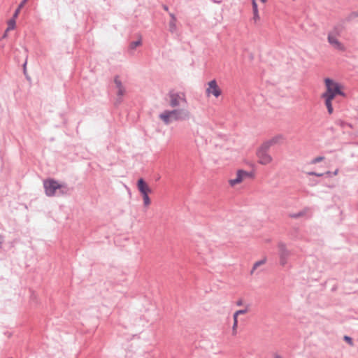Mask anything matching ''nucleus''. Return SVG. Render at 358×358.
Returning a JSON list of instances; mask_svg holds the SVG:
<instances>
[{
  "mask_svg": "<svg viewBox=\"0 0 358 358\" xmlns=\"http://www.w3.org/2000/svg\"><path fill=\"white\" fill-rule=\"evenodd\" d=\"M326 90L322 94V96H328L335 99L336 96L345 97V93L343 92V86L330 78H325L324 80Z\"/></svg>",
  "mask_w": 358,
  "mask_h": 358,
  "instance_id": "obj_1",
  "label": "nucleus"
},
{
  "mask_svg": "<svg viewBox=\"0 0 358 358\" xmlns=\"http://www.w3.org/2000/svg\"><path fill=\"white\" fill-rule=\"evenodd\" d=\"M59 182L53 178H49L43 181V187L45 193L48 196H53L56 194V191L59 189Z\"/></svg>",
  "mask_w": 358,
  "mask_h": 358,
  "instance_id": "obj_2",
  "label": "nucleus"
},
{
  "mask_svg": "<svg viewBox=\"0 0 358 358\" xmlns=\"http://www.w3.org/2000/svg\"><path fill=\"white\" fill-rule=\"evenodd\" d=\"M254 176L255 173L253 171H247L243 169H239L237 171L236 177L234 179H231L229 180V184L231 186H234L235 185L241 183L245 178H252Z\"/></svg>",
  "mask_w": 358,
  "mask_h": 358,
  "instance_id": "obj_3",
  "label": "nucleus"
},
{
  "mask_svg": "<svg viewBox=\"0 0 358 358\" xmlns=\"http://www.w3.org/2000/svg\"><path fill=\"white\" fill-rule=\"evenodd\" d=\"M278 255L280 258V264L281 266H284L287 264L291 252L289 250H287L286 245L282 242L278 243Z\"/></svg>",
  "mask_w": 358,
  "mask_h": 358,
  "instance_id": "obj_4",
  "label": "nucleus"
},
{
  "mask_svg": "<svg viewBox=\"0 0 358 358\" xmlns=\"http://www.w3.org/2000/svg\"><path fill=\"white\" fill-rule=\"evenodd\" d=\"M114 83L115 85L116 88L117 89V100H116V104H120L122 101V96L124 95L126 92L125 87L123 86L122 81L120 80L119 76H115L114 77Z\"/></svg>",
  "mask_w": 358,
  "mask_h": 358,
  "instance_id": "obj_5",
  "label": "nucleus"
},
{
  "mask_svg": "<svg viewBox=\"0 0 358 358\" xmlns=\"http://www.w3.org/2000/svg\"><path fill=\"white\" fill-rule=\"evenodd\" d=\"M208 87L206 89V93L208 94H212L216 98L221 95L222 91L215 79L208 82Z\"/></svg>",
  "mask_w": 358,
  "mask_h": 358,
  "instance_id": "obj_6",
  "label": "nucleus"
},
{
  "mask_svg": "<svg viewBox=\"0 0 358 358\" xmlns=\"http://www.w3.org/2000/svg\"><path fill=\"white\" fill-rule=\"evenodd\" d=\"M136 185L138 190L141 195L149 194L152 192L151 188L148 186V183L143 178L138 179Z\"/></svg>",
  "mask_w": 358,
  "mask_h": 358,
  "instance_id": "obj_7",
  "label": "nucleus"
},
{
  "mask_svg": "<svg viewBox=\"0 0 358 358\" xmlns=\"http://www.w3.org/2000/svg\"><path fill=\"white\" fill-rule=\"evenodd\" d=\"M168 95L170 99L169 104L173 108L178 106L180 100L185 101V99L182 98L180 95L174 90L169 91Z\"/></svg>",
  "mask_w": 358,
  "mask_h": 358,
  "instance_id": "obj_8",
  "label": "nucleus"
},
{
  "mask_svg": "<svg viewBox=\"0 0 358 358\" xmlns=\"http://www.w3.org/2000/svg\"><path fill=\"white\" fill-rule=\"evenodd\" d=\"M171 111H175V113H171L173 120H179L186 119L189 113L186 110L184 109H174Z\"/></svg>",
  "mask_w": 358,
  "mask_h": 358,
  "instance_id": "obj_9",
  "label": "nucleus"
},
{
  "mask_svg": "<svg viewBox=\"0 0 358 358\" xmlns=\"http://www.w3.org/2000/svg\"><path fill=\"white\" fill-rule=\"evenodd\" d=\"M257 156L259 158V163L263 165L269 164L272 160L271 157L268 152L257 150Z\"/></svg>",
  "mask_w": 358,
  "mask_h": 358,
  "instance_id": "obj_10",
  "label": "nucleus"
},
{
  "mask_svg": "<svg viewBox=\"0 0 358 358\" xmlns=\"http://www.w3.org/2000/svg\"><path fill=\"white\" fill-rule=\"evenodd\" d=\"M328 42L334 46V48L339 50H343L344 46L336 38V36H332L331 34L328 35Z\"/></svg>",
  "mask_w": 358,
  "mask_h": 358,
  "instance_id": "obj_11",
  "label": "nucleus"
},
{
  "mask_svg": "<svg viewBox=\"0 0 358 358\" xmlns=\"http://www.w3.org/2000/svg\"><path fill=\"white\" fill-rule=\"evenodd\" d=\"M171 113H175V111H171V110H166L164 113H162L159 115V118L166 124H169L173 121V118H172Z\"/></svg>",
  "mask_w": 358,
  "mask_h": 358,
  "instance_id": "obj_12",
  "label": "nucleus"
},
{
  "mask_svg": "<svg viewBox=\"0 0 358 358\" xmlns=\"http://www.w3.org/2000/svg\"><path fill=\"white\" fill-rule=\"evenodd\" d=\"M59 194L60 195H69L73 189V188H71L68 186L66 183H59Z\"/></svg>",
  "mask_w": 358,
  "mask_h": 358,
  "instance_id": "obj_13",
  "label": "nucleus"
},
{
  "mask_svg": "<svg viewBox=\"0 0 358 358\" xmlns=\"http://www.w3.org/2000/svg\"><path fill=\"white\" fill-rule=\"evenodd\" d=\"M321 98L324 99V104H325V106H326V107L327 108L328 113L329 114H332L333 112H334L332 101L334 99L331 98V97H328V96H321Z\"/></svg>",
  "mask_w": 358,
  "mask_h": 358,
  "instance_id": "obj_14",
  "label": "nucleus"
},
{
  "mask_svg": "<svg viewBox=\"0 0 358 358\" xmlns=\"http://www.w3.org/2000/svg\"><path fill=\"white\" fill-rule=\"evenodd\" d=\"M247 311H248L247 309H241V310H237L236 312L234 313V316H233L234 317V325H233V329H234L237 326V323H238L237 317H238V315L245 314Z\"/></svg>",
  "mask_w": 358,
  "mask_h": 358,
  "instance_id": "obj_15",
  "label": "nucleus"
},
{
  "mask_svg": "<svg viewBox=\"0 0 358 358\" xmlns=\"http://www.w3.org/2000/svg\"><path fill=\"white\" fill-rule=\"evenodd\" d=\"M271 143L269 141H267L262 144L257 150L268 152V150L271 146Z\"/></svg>",
  "mask_w": 358,
  "mask_h": 358,
  "instance_id": "obj_16",
  "label": "nucleus"
},
{
  "mask_svg": "<svg viewBox=\"0 0 358 358\" xmlns=\"http://www.w3.org/2000/svg\"><path fill=\"white\" fill-rule=\"evenodd\" d=\"M358 17V10L350 13L343 20V22H351L354 18Z\"/></svg>",
  "mask_w": 358,
  "mask_h": 358,
  "instance_id": "obj_17",
  "label": "nucleus"
},
{
  "mask_svg": "<svg viewBox=\"0 0 358 358\" xmlns=\"http://www.w3.org/2000/svg\"><path fill=\"white\" fill-rule=\"evenodd\" d=\"M16 26V19L10 18L8 21V27L6 29V31H9L10 30H13Z\"/></svg>",
  "mask_w": 358,
  "mask_h": 358,
  "instance_id": "obj_18",
  "label": "nucleus"
},
{
  "mask_svg": "<svg viewBox=\"0 0 358 358\" xmlns=\"http://www.w3.org/2000/svg\"><path fill=\"white\" fill-rule=\"evenodd\" d=\"M266 262V258H264V259H261L259 261L256 262L253 264L252 268L251 270V273H252L254 272V271L255 269H257L259 266H260L261 265L264 264Z\"/></svg>",
  "mask_w": 358,
  "mask_h": 358,
  "instance_id": "obj_19",
  "label": "nucleus"
},
{
  "mask_svg": "<svg viewBox=\"0 0 358 358\" xmlns=\"http://www.w3.org/2000/svg\"><path fill=\"white\" fill-rule=\"evenodd\" d=\"M307 174L308 176H315L317 177H322L324 175L330 176V175H331V173L330 171H326L325 173H317L315 171H310V172H308Z\"/></svg>",
  "mask_w": 358,
  "mask_h": 358,
  "instance_id": "obj_20",
  "label": "nucleus"
},
{
  "mask_svg": "<svg viewBox=\"0 0 358 358\" xmlns=\"http://www.w3.org/2000/svg\"><path fill=\"white\" fill-rule=\"evenodd\" d=\"M306 213V210L304 209V210H301V211H299L298 213L290 214L289 216L292 218L297 219V218H299V217L303 216Z\"/></svg>",
  "mask_w": 358,
  "mask_h": 358,
  "instance_id": "obj_21",
  "label": "nucleus"
},
{
  "mask_svg": "<svg viewBox=\"0 0 358 358\" xmlns=\"http://www.w3.org/2000/svg\"><path fill=\"white\" fill-rule=\"evenodd\" d=\"M142 44V41H141V39H139V40H137V41H132L130 44H129V48L131 50H134L136 48V47L141 45Z\"/></svg>",
  "mask_w": 358,
  "mask_h": 358,
  "instance_id": "obj_22",
  "label": "nucleus"
},
{
  "mask_svg": "<svg viewBox=\"0 0 358 358\" xmlns=\"http://www.w3.org/2000/svg\"><path fill=\"white\" fill-rule=\"evenodd\" d=\"M176 21H171L169 22V31L171 33H175L176 31Z\"/></svg>",
  "mask_w": 358,
  "mask_h": 358,
  "instance_id": "obj_23",
  "label": "nucleus"
},
{
  "mask_svg": "<svg viewBox=\"0 0 358 358\" xmlns=\"http://www.w3.org/2000/svg\"><path fill=\"white\" fill-rule=\"evenodd\" d=\"M282 138V136L281 135H277L274 137H273L272 138H271L270 140H268L270 141V143H271V145H274V144H276L279 142V141Z\"/></svg>",
  "mask_w": 358,
  "mask_h": 358,
  "instance_id": "obj_24",
  "label": "nucleus"
},
{
  "mask_svg": "<svg viewBox=\"0 0 358 358\" xmlns=\"http://www.w3.org/2000/svg\"><path fill=\"white\" fill-rule=\"evenodd\" d=\"M143 199V205L145 206H148L150 204V199L149 197V194L142 195Z\"/></svg>",
  "mask_w": 358,
  "mask_h": 358,
  "instance_id": "obj_25",
  "label": "nucleus"
},
{
  "mask_svg": "<svg viewBox=\"0 0 358 358\" xmlns=\"http://www.w3.org/2000/svg\"><path fill=\"white\" fill-rule=\"evenodd\" d=\"M323 159H324V157H322V156L317 157L311 161V164H315L317 163L322 162Z\"/></svg>",
  "mask_w": 358,
  "mask_h": 358,
  "instance_id": "obj_26",
  "label": "nucleus"
},
{
  "mask_svg": "<svg viewBox=\"0 0 358 358\" xmlns=\"http://www.w3.org/2000/svg\"><path fill=\"white\" fill-rule=\"evenodd\" d=\"M343 338L350 345H353V337H343Z\"/></svg>",
  "mask_w": 358,
  "mask_h": 358,
  "instance_id": "obj_27",
  "label": "nucleus"
},
{
  "mask_svg": "<svg viewBox=\"0 0 358 358\" xmlns=\"http://www.w3.org/2000/svg\"><path fill=\"white\" fill-rule=\"evenodd\" d=\"M252 11H253V13L259 11L258 10V6H257V3H256L255 0H252Z\"/></svg>",
  "mask_w": 358,
  "mask_h": 358,
  "instance_id": "obj_28",
  "label": "nucleus"
},
{
  "mask_svg": "<svg viewBox=\"0 0 358 358\" xmlns=\"http://www.w3.org/2000/svg\"><path fill=\"white\" fill-rule=\"evenodd\" d=\"M22 8H20V7L17 6V8L15 9L13 16H12V18H14V19H16L20 12Z\"/></svg>",
  "mask_w": 358,
  "mask_h": 358,
  "instance_id": "obj_29",
  "label": "nucleus"
},
{
  "mask_svg": "<svg viewBox=\"0 0 358 358\" xmlns=\"http://www.w3.org/2000/svg\"><path fill=\"white\" fill-rule=\"evenodd\" d=\"M253 19L255 22H257V21L259 20V11L253 13Z\"/></svg>",
  "mask_w": 358,
  "mask_h": 358,
  "instance_id": "obj_30",
  "label": "nucleus"
},
{
  "mask_svg": "<svg viewBox=\"0 0 358 358\" xmlns=\"http://www.w3.org/2000/svg\"><path fill=\"white\" fill-rule=\"evenodd\" d=\"M28 1V0H22L18 5V7H20V8H22L24 7V6L27 3V2Z\"/></svg>",
  "mask_w": 358,
  "mask_h": 358,
  "instance_id": "obj_31",
  "label": "nucleus"
},
{
  "mask_svg": "<svg viewBox=\"0 0 358 358\" xmlns=\"http://www.w3.org/2000/svg\"><path fill=\"white\" fill-rule=\"evenodd\" d=\"M171 21H176V17L173 13H170Z\"/></svg>",
  "mask_w": 358,
  "mask_h": 358,
  "instance_id": "obj_32",
  "label": "nucleus"
},
{
  "mask_svg": "<svg viewBox=\"0 0 358 358\" xmlns=\"http://www.w3.org/2000/svg\"><path fill=\"white\" fill-rule=\"evenodd\" d=\"M8 31H6V30L5 31V32L3 33V36H2V38H6L8 36Z\"/></svg>",
  "mask_w": 358,
  "mask_h": 358,
  "instance_id": "obj_33",
  "label": "nucleus"
},
{
  "mask_svg": "<svg viewBox=\"0 0 358 358\" xmlns=\"http://www.w3.org/2000/svg\"><path fill=\"white\" fill-rule=\"evenodd\" d=\"M3 241V236L1 235H0V248H1Z\"/></svg>",
  "mask_w": 358,
  "mask_h": 358,
  "instance_id": "obj_34",
  "label": "nucleus"
},
{
  "mask_svg": "<svg viewBox=\"0 0 358 358\" xmlns=\"http://www.w3.org/2000/svg\"><path fill=\"white\" fill-rule=\"evenodd\" d=\"M273 358H282V357L278 354H275Z\"/></svg>",
  "mask_w": 358,
  "mask_h": 358,
  "instance_id": "obj_35",
  "label": "nucleus"
},
{
  "mask_svg": "<svg viewBox=\"0 0 358 358\" xmlns=\"http://www.w3.org/2000/svg\"><path fill=\"white\" fill-rule=\"evenodd\" d=\"M237 305L238 306H241L242 305V301L241 300H239L237 301Z\"/></svg>",
  "mask_w": 358,
  "mask_h": 358,
  "instance_id": "obj_36",
  "label": "nucleus"
},
{
  "mask_svg": "<svg viewBox=\"0 0 358 358\" xmlns=\"http://www.w3.org/2000/svg\"><path fill=\"white\" fill-rule=\"evenodd\" d=\"M26 65H27V62H24L23 66H24V72L25 73L26 71Z\"/></svg>",
  "mask_w": 358,
  "mask_h": 358,
  "instance_id": "obj_37",
  "label": "nucleus"
},
{
  "mask_svg": "<svg viewBox=\"0 0 358 358\" xmlns=\"http://www.w3.org/2000/svg\"><path fill=\"white\" fill-rule=\"evenodd\" d=\"M163 8H164V9L165 10H168V9H169V8H168V6H167L166 5H164V6H163Z\"/></svg>",
  "mask_w": 358,
  "mask_h": 358,
  "instance_id": "obj_38",
  "label": "nucleus"
},
{
  "mask_svg": "<svg viewBox=\"0 0 358 358\" xmlns=\"http://www.w3.org/2000/svg\"><path fill=\"white\" fill-rule=\"evenodd\" d=\"M338 169H336L334 173H332V175L336 176L338 173Z\"/></svg>",
  "mask_w": 358,
  "mask_h": 358,
  "instance_id": "obj_39",
  "label": "nucleus"
},
{
  "mask_svg": "<svg viewBox=\"0 0 358 358\" xmlns=\"http://www.w3.org/2000/svg\"><path fill=\"white\" fill-rule=\"evenodd\" d=\"M215 3H221V1H217V0H214L213 1Z\"/></svg>",
  "mask_w": 358,
  "mask_h": 358,
  "instance_id": "obj_40",
  "label": "nucleus"
},
{
  "mask_svg": "<svg viewBox=\"0 0 358 358\" xmlns=\"http://www.w3.org/2000/svg\"><path fill=\"white\" fill-rule=\"evenodd\" d=\"M262 3H266L267 0H260Z\"/></svg>",
  "mask_w": 358,
  "mask_h": 358,
  "instance_id": "obj_41",
  "label": "nucleus"
},
{
  "mask_svg": "<svg viewBox=\"0 0 358 358\" xmlns=\"http://www.w3.org/2000/svg\"><path fill=\"white\" fill-rule=\"evenodd\" d=\"M9 358H12V357H9Z\"/></svg>",
  "mask_w": 358,
  "mask_h": 358,
  "instance_id": "obj_42",
  "label": "nucleus"
}]
</instances>
